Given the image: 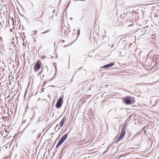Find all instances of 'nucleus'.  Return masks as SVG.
Masks as SVG:
<instances>
[{"mask_svg":"<svg viewBox=\"0 0 159 159\" xmlns=\"http://www.w3.org/2000/svg\"><path fill=\"white\" fill-rule=\"evenodd\" d=\"M126 128H125V126H124L122 129V130L121 131V133L117 139V140L116 141V143H117L120 140L122 139L126 133Z\"/></svg>","mask_w":159,"mask_h":159,"instance_id":"obj_1","label":"nucleus"},{"mask_svg":"<svg viewBox=\"0 0 159 159\" xmlns=\"http://www.w3.org/2000/svg\"><path fill=\"white\" fill-rule=\"evenodd\" d=\"M134 101L133 100L132 98L130 97H127L125 98L124 100L125 103L127 105L130 104L134 102Z\"/></svg>","mask_w":159,"mask_h":159,"instance_id":"obj_2","label":"nucleus"},{"mask_svg":"<svg viewBox=\"0 0 159 159\" xmlns=\"http://www.w3.org/2000/svg\"><path fill=\"white\" fill-rule=\"evenodd\" d=\"M62 98L60 97L56 104V108H59L61 107L62 105Z\"/></svg>","mask_w":159,"mask_h":159,"instance_id":"obj_3","label":"nucleus"},{"mask_svg":"<svg viewBox=\"0 0 159 159\" xmlns=\"http://www.w3.org/2000/svg\"><path fill=\"white\" fill-rule=\"evenodd\" d=\"M41 66V64L40 62L39 61H37L36 62L35 66H34V70L35 71L36 70H39Z\"/></svg>","mask_w":159,"mask_h":159,"instance_id":"obj_4","label":"nucleus"},{"mask_svg":"<svg viewBox=\"0 0 159 159\" xmlns=\"http://www.w3.org/2000/svg\"><path fill=\"white\" fill-rule=\"evenodd\" d=\"M115 63L113 62L111 63L110 64H107L105 65H104L102 68H107L108 67H111L114 65Z\"/></svg>","mask_w":159,"mask_h":159,"instance_id":"obj_5","label":"nucleus"},{"mask_svg":"<svg viewBox=\"0 0 159 159\" xmlns=\"http://www.w3.org/2000/svg\"><path fill=\"white\" fill-rule=\"evenodd\" d=\"M66 120V118L64 117L61 121L59 123V125L60 127H62L63 125V124L65 122V121Z\"/></svg>","mask_w":159,"mask_h":159,"instance_id":"obj_6","label":"nucleus"},{"mask_svg":"<svg viewBox=\"0 0 159 159\" xmlns=\"http://www.w3.org/2000/svg\"><path fill=\"white\" fill-rule=\"evenodd\" d=\"M67 137V134H66L64 135L61 138V139L63 140L64 141L66 139Z\"/></svg>","mask_w":159,"mask_h":159,"instance_id":"obj_7","label":"nucleus"},{"mask_svg":"<svg viewBox=\"0 0 159 159\" xmlns=\"http://www.w3.org/2000/svg\"><path fill=\"white\" fill-rule=\"evenodd\" d=\"M62 143H61V142H60V141H59V142H58V143L57 144V146H56V147L57 148V147H58Z\"/></svg>","mask_w":159,"mask_h":159,"instance_id":"obj_8","label":"nucleus"},{"mask_svg":"<svg viewBox=\"0 0 159 159\" xmlns=\"http://www.w3.org/2000/svg\"><path fill=\"white\" fill-rule=\"evenodd\" d=\"M55 129H57V130H58L59 129H60V128L59 127V125L58 124H57L56 126V127H55Z\"/></svg>","mask_w":159,"mask_h":159,"instance_id":"obj_9","label":"nucleus"},{"mask_svg":"<svg viewBox=\"0 0 159 159\" xmlns=\"http://www.w3.org/2000/svg\"><path fill=\"white\" fill-rule=\"evenodd\" d=\"M11 23L12 24V25H14V21H13V19L12 18H11Z\"/></svg>","mask_w":159,"mask_h":159,"instance_id":"obj_10","label":"nucleus"},{"mask_svg":"<svg viewBox=\"0 0 159 159\" xmlns=\"http://www.w3.org/2000/svg\"><path fill=\"white\" fill-rule=\"evenodd\" d=\"M105 39H107V41H108L109 40V39L107 38L106 36H105L103 38V40H104Z\"/></svg>","mask_w":159,"mask_h":159,"instance_id":"obj_11","label":"nucleus"},{"mask_svg":"<svg viewBox=\"0 0 159 159\" xmlns=\"http://www.w3.org/2000/svg\"><path fill=\"white\" fill-rule=\"evenodd\" d=\"M80 34V30L79 29L77 31V34L78 35H79Z\"/></svg>","mask_w":159,"mask_h":159,"instance_id":"obj_12","label":"nucleus"},{"mask_svg":"<svg viewBox=\"0 0 159 159\" xmlns=\"http://www.w3.org/2000/svg\"><path fill=\"white\" fill-rule=\"evenodd\" d=\"M50 30H48L46 31H45L42 33V34H44V33H48L50 31Z\"/></svg>","mask_w":159,"mask_h":159,"instance_id":"obj_13","label":"nucleus"},{"mask_svg":"<svg viewBox=\"0 0 159 159\" xmlns=\"http://www.w3.org/2000/svg\"><path fill=\"white\" fill-rule=\"evenodd\" d=\"M5 133H7V134H6V137H7V134H8V132H7V130H5Z\"/></svg>","mask_w":159,"mask_h":159,"instance_id":"obj_14","label":"nucleus"},{"mask_svg":"<svg viewBox=\"0 0 159 159\" xmlns=\"http://www.w3.org/2000/svg\"><path fill=\"white\" fill-rule=\"evenodd\" d=\"M59 141H60V142H61L62 143L64 142V141L62 140L61 139H60Z\"/></svg>","mask_w":159,"mask_h":159,"instance_id":"obj_15","label":"nucleus"},{"mask_svg":"<svg viewBox=\"0 0 159 159\" xmlns=\"http://www.w3.org/2000/svg\"><path fill=\"white\" fill-rule=\"evenodd\" d=\"M37 31H36V30L35 31H34V34H34V35H35V34H36V33H37Z\"/></svg>","mask_w":159,"mask_h":159,"instance_id":"obj_16","label":"nucleus"},{"mask_svg":"<svg viewBox=\"0 0 159 159\" xmlns=\"http://www.w3.org/2000/svg\"><path fill=\"white\" fill-rule=\"evenodd\" d=\"M36 131V130H35L34 131H33L32 133V134H33L34 132H35Z\"/></svg>","mask_w":159,"mask_h":159,"instance_id":"obj_17","label":"nucleus"},{"mask_svg":"<svg viewBox=\"0 0 159 159\" xmlns=\"http://www.w3.org/2000/svg\"><path fill=\"white\" fill-rule=\"evenodd\" d=\"M8 24H9V25H10V20H9Z\"/></svg>","mask_w":159,"mask_h":159,"instance_id":"obj_18","label":"nucleus"},{"mask_svg":"<svg viewBox=\"0 0 159 159\" xmlns=\"http://www.w3.org/2000/svg\"><path fill=\"white\" fill-rule=\"evenodd\" d=\"M5 134V133H4V132H2V135H3V134Z\"/></svg>","mask_w":159,"mask_h":159,"instance_id":"obj_19","label":"nucleus"},{"mask_svg":"<svg viewBox=\"0 0 159 159\" xmlns=\"http://www.w3.org/2000/svg\"><path fill=\"white\" fill-rule=\"evenodd\" d=\"M81 68H82L81 67H80V69H81Z\"/></svg>","mask_w":159,"mask_h":159,"instance_id":"obj_20","label":"nucleus"},{"mask_svg":"<svg viewBox=\"0 0 159 159\" xmlns=\"http://www.w3.org/2000/svg\"><path fill=\"white\" fill-rule=\"evenodd\" d=\"M77 0H75L74 1H77Z\"/></svg>","mask_w":159,"mask_h":159,"instance_id":"obj_21","label":"nucleus"},{"mask_svg":"<svg viewBox=\"0 0 159 159\" xmlns=\"http://www.w3.org/2000/svg\"><path fill=\"white\" fill-rule=\"evenodd\" d=\"M77 0H75L74 1H77Z\"/></svg>","mask_w":159,"mask_h":159,"instance_id":"obj_22","label":"nucleus"},{"mask_svg":"<svg viewBox=\"0 0 159 159\" xmlns=\"http://www.w3.org/2000/svg\"><path fill=\"white\" fill-rule=\"evenodd\" d=\"M77 0H75L74 1H77Z\"/></svg>","mask_w":159,"mask_h":159,"instance_id":"obj_23","label":"nucleus"},{"mask_svg":"<svg viewBox=\"0 0 159 159\" xmlns=\"http://www.w3.org/2000/svg\"><path fill=\"white\" fill-rule=\"evenodd\" d=\"M64 42V40H63V42Z\"/></svg>","mask_w":159,"mask_h":159,"instance_id":"obj_24","label":"nucleus"},{"mask_svg":"<svg viewBox=\"0 0 159 159\" xmlns=\"http://www.w3.org/2000/svg\"><path fill=\"white\" fill-rule=\"evenodd\" d=\"M52 87H54V86H52Z\"/></svg>","mask_w":159,"mask_h":159,"instance_id":"obj_25","label":"nucleus"},{"mask_svg":"<svg viewBox=\"0 0 159 159\" xmlns=\"http://www.w3.org/2000/svg\"><path fill=\"white\" fill-rule=\"evenodd\" d=\"M2 118H3V119H4V117H3H3H2Z\"/></svg>","mask_w":159,"mask_h":159,"instance_id":"obj_26","label":"nucleus"},{"mask_svg":"<svg viewBox=\"0 0 159 159\" xmlns=\"http://www.w3.org/2000/svg\"><path fill=\"white\" fill-rule=\"evenodd\" d=\"M2 118H3V119H4V117H3H3H2Z\"/></svg>","mask_w":159,"mask_h":159,"instance_id":"obj_27","label":"nucleus"},{"mask_svg":"<svg viewBox=\"0 0 159 159\" xmlns=\"http://www.w3.org/2000/svg\"><path fill=\"white\" fill-rule=\"evenodd\" d=\"M2 118H3V119H4V117H3H3H2Z\"/></svg>","mask_w":159,"mask_h":159,"instance_id":"obj_28","label":"nucleus"},{"mask_svg":"<svg viewBox=\"0 0 159 159\" xmlns=\"http://www.w3.org/2000/svg\"><path fill=\"white\" fill-rule=\"evenodd\" d=\"M72 19V18H70V19Z\"/></svg>","mask_w":159,"mask_h":159,"instance_id":"obj_29","label":"nucleus"},{"mask_svg":"<svg viewBox=\"0 0 159 159\" xmlns=\"http://www.w3.org/2000/svg\"><path fill=\"white\" fill-rule=\"evenodd\" d=\"M45 56H44V57H43V58H45Z\"/></svg>","mask_w":159,"mask_h":159,"instance_id":"obj_30","label":"nucleus"},{"mask_svg":"<svg viewBox=\"0 0 159 159\" xmlns=\"http://www.w3.org/2000/svg\"><path fill=\"white\" fill-rule=\"evenodd\" d=\"M45 56H44V57H43V58H45Z\"/></svg>","mask_w":159,"mask_h":159,"instance_id":"obj_31","label":"nucleus"}]
</instances>
